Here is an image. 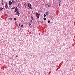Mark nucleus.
Listing matches in <instances>:
<instances>
[{
    "label": "nucleus",
    "mask_w": 75,
    "mask_h": 75,
    "mask_svg": "<svg viewBox=\"0 0 75 75\" xmlns=\"http://www.w3.org/2000/svg\"><path fill=\"white\" fill-rule=\"evenodd\" d=\"M44 16L45 17H46V15H45V14H44Z\"/></svg>",
    "instance_id": "obj_13"
},
{
    "label": "nucleus",
    "mask_w": 75,
    "mask_h": 75,
    "mask_svg": "<svg viewBox=\"0 0 75 75\" xmlns=\"http://www.w3.org/2000/svg\"><path fill=\"white\" fill-rule=\"evenodd\" d=\"M43 19L44 20H46V18H43Z\"/></svg>",
    "instance_id": "obj_11"
},
{
    "label": "nucleus",
    "mask_w": 75,
    "mask_h": 75,
    "mask_svg": "<svg viewBox=\"0 0 75 75\" xmlns=\"http://www.w3.org/2000/svg\"><path fill=\"white\" fill-rule=\"evenodd\" d=\"M31 23H32V22H33V21H32V20H31Z\"/></svg>",
    "instance_id": "obj_24"
},
{
    "label": "nucleus",
    "mask_w": 75,
    "mask_h": 75,
    "mask_svg": "<svg viewBox=\"0 0 75 75\" xmlns=\"http://www.w3.org/2000/svg\"><path fill=\"white\" fill-rule=\"evenodd\" d=\"M17 15L18 16H20V12L18 11H17Z\"/></svg>",
    "instance_id": "obj_5"
},
{
    "label": "nucleus",
    "mask_w": 75,
    "mask_h": 75,
    "mask_svg": "<svg viewBox=\"0 0 75 75\" xmlns=\"http://www.w3.org/2000/svg\"><path fill=\"white\" fill-rule=\"evenodd\" d=\"M16 57H18V56H16Z\"/></svg>",
    "instance_id": "obj_23"
},
{
    "label": "nucleus",
    "mask_w": 75,
    "mask_h": 75,
    "mask_svg": "<svg viewBox=\"0 0 75 75\" xmlns=\"http://www.w3.org/2000/svg\"><path fill=\"white\" fill-rule=\"evenodd\" d=\"M40 15L39 13H36V17H37V18H39Z\"/></svg>",
    "instance_id": "obj_1"
},
{
    "label": "nucleus",
    "mask_w": 75,
    "mask_h": 75,
    "mask_svg": "<svg viewBox=\"0 0 75 75\" xmlns=\"http://www.w3.org/2000/svg\"><path fill=\"white\" fill-rule=\"evenodd\" d=\"M18 7H20V4H18Z\"/></svg>",
    "instance_id": "obj_16"
},
{
    "label": "nucleus",
    "mask_w": 75,
    "mask_h": 75,
    "mask_svg": "<svg viewBox=\"0 0 75 75\" xmlns=\"http://www.w3.org/2000/svg\"><path fill=\"white\" fill-rule=\"evenodd\" d=\"M4 0H2V3H3V2H4V1H4Z\"/></svg>",
    "instance_id": "obj_17"
},
{
    "label": "nucleus",
    "mask_w": 75,
    "mask_h": 75,
    "mask_svg": "<svg viewBox=\"0 0 75 75\" xmlns=\"http://www.w3.org/2000/svg\"><path fill=\"white\" fill-rule=\"evenodd\" d=\"M49 14V13H48V12H46V15H47V16H48V15Z\"/></svg>",
    "instance_id": "obj_7"
},
{
    "label": "nucleus",
    "mask_w": 75,
    "mask_h": 75,
    "mask_svg": "<svg viewBox=\"0 0 75 75\" xmlns=\"http://www.w3.org/2000/svg\"><path fill=\"white\" fill-rule=\"evenodd\" d=\"M0 11H1V8H0Z\"/></svg>",
    "instance_id": "obj_22"
},
{
    "label": "nucleus",
    "mask_w": 75,
    "mask_h": 75,
    "mask_svg": "<svg viewBox=\"0 0 75 75\" xmlns=\"http://www.w3.org/2000/svg\"><path fill=\"white\" fill-rule=\"evenodd\" d=\"M48 7H49V5L48 6Z\"/></svg>",
    "instance_id": "obj_26"
},
{
    "label": "nucleus",
    "mask_w": 75,
    "mask_h": 75,
    "mask_svg": "<svg viewBox=\"0 0 75 75\" xmlns=\"http://www.w3.org/2000/svg\"><path fill=\"white\" fill-rule=\"evenodd\" d=\"M28 6L29 7V8H31V5L30 4L29 5V4L28 3Z\"/></svg>",
    "instance_id": "obj_2"
},
{
    "label": "nucleus",
    "mask_w": 75,
    "mask_h": 75,
    "mask_svg": "<svg viewBox=\"0 0 75 75\" xmlns=\"http://www.w3.org/2000/svg\"><path fill=\"white\" fill-rule=\"evenodd\" d=\"M17 10H18V8L17 7V6H16V8L15 9L14 12H16Z\"/></svg>",
    "instance_id": "obj_4"
},
{
    "label": "nucleus",
    "mask_w": 75,
    "mask_h": 75,
    "mask_svg": "<svg viewBox=\"0 0 75 75\" xmlns=\"http://www.w3.org/2000/svg\"><path fill=\"white\" fill-rule=\"evenodd\" d=\"M23 27V25H21V27Z\"/></svg>",
    "instance_id": "obj_15"
},
{
    "label": "nucleus",
    "mask_w": 75,
    "mask_h": 75,
    "mask_svg": "<svg viewBox=\"0 0 75 75\" xmlns=\"http://www.w3.org/2000/svg\"><path fill=\"white\" fill-rule=\"evenodd\" d=\"M31 18L32 20H34V18H33V16L31 17Z\"/></svg>",
    "instance_id": "obj_8"
},
{
    "label": "nucleus",
    "mask_w": 75,
    "mask_h": 75,
    "mask_svg": "<svg viewBox=\"0 0 75 75\" xmlns=\"http://www.w3.org/2000/svg\"><path fill=\"white\" fill-rule=\"evenodd\" d=\"M1 10H2V9H1Z\"/></svg>",
    "instance_id": "obj_28"
},
{
    "label": "nucleus",
    "mask_w": 75,
    "mask_h": 75,
    "mask_svg": "<svg viewBox=\"0 0 75 75\" xmlns=\"http://www.w3.org/2000/svg\"><path fill=\"white\" fill-rule=\"evenodd\" d=\"M48 23H50V21H48Z\"/></svg>",
    "instance_id": "obj_12"
},
{
    "label": "nucleus",
    "mask_w": 75,
    "mask_h": 75,
    "mask_svg": "<svg viewBox=\"0 0 75 75\" xmlns=\"http://www.w3.org/2000/svg\"><path fill=\"white\" fill-rule=\"evenodd\" d=\"M12 3L13 4H14V3H15V1H12Z\"/></svg>",
    "instance_id": "obj_9"
},
{
    "label": "nucleus",
    "mask_w": 75,
    "mask_h": 75,
    "mask_svg": "<svg viewBox=\"0 0 75 75\" xmlns=\"http://www.w3.org/2000/svg\"><path fill=\"white\" fill-rule=\"evenodd\" d=\"M9 5H11L12 4V2H11V1H9Z\"/></svg>",
    "instance_id": "obj_6"
},
{
    "label": "nucleus",
    "mask_w": 75,
    "mask_h": 75,
    "mask_svg": "<svg viewBox=\"0 0 75 75\" xmlns=\"http://www.w3.org/2000/svg\"><path fill=\"white\" fill-rule=\"evenodd\" d=\"M59 6H60V4H59Z\"/></svg>",
    "instance_id": "obj_25"
},
{
    "label": "nucleus",
    "mask_w": 75,
    "mask_h": 75,
    "mask_svg": "<svg viewBox=\"0 0 75 75\" xmlns=\"http://www.w3.org/2000/svg\"><path fill=\"white\" fill-rule=\"evenodd\" d=\"M15 8V7H13V8H13V9H14V8Z\"/></svg>",
    "instance_id": "obj_20"
},
{
    "label": "nucleus",
    "mask_w": 75,
    "mask_h": 75,
    "mask_svg": "<svg viewBox=\"0 0 75 75\" xmlns=\"http://www.w3.org/2000/svg\"><path fill=\"white\" fill-rule=\"evenodd\" d=\"M9 7H10V6H9Z\"/></svg>",
    "instance_id": "obj_27"
},
{
    "label": "nucleus",
    "mask_w": 75,
    "mask_h": 75,
    "mask_svg": "<svg viewBox=\"0 0 75 75\" xmlns=\"http://www.w3.org/2000/svg\"><path fill=\"white\" fill-rule=\"evenodd\" d=\"M2 5H4V3H2Z\"/></svg>",
    "instance_id": "obj_19"
},
{
    "label": "nucleus",
    "mask_w": 75,
    "mask_h": 75,
    "mask_svg": "<svg viewBox=\"0 0 75 75\" xmlns=\"http://www.w3.org/2000/svg\"><path fill=\"white\" fill-rule=\"evenodd\" d=\"M21 25V24L20 23L19 24V26H20V25Z\"/></svg>",
    "instance_id": "obj_21"
},
{
    "label": "nucleus",
    "mask_w": 75,
    "mask_h": 75,
    "mask_svg": "<svg viewBox=\"0 0 75 75\" xmlns=\"http://www.w3.org/2000/svg\"><path fill=\"white\" fill-rule=\"evenodd\" d=\"M29 25H30V26L31 25V24L30 23H29Z\"/></svg>",
    "instance_id": "obj_18"
},
{
    "label": "nucleus",
    "mask_w": 75,
    "mask_h": 75,
    "mask_svg": "<svg viewBox=\"0 0 75 75\" xmlns=\"http://www.w3.org/2000/svg\"><path fill=\"white\" fill-rule=\"evenodd\" d=\"M14 20H15V21H16L17 20V18H14Z\"/></svg>",
    "instance_id": "obj_10"
},
{
    "label": "nucleus",
    "mask_w": 75,
    "mask_h": 75,
    "mask_svg": "<svg viewBox=\"0 0 75 75\" xmlns=\"http://www.w3.org/2000/svg\"><path fill=\"white\" fill-rule=\"evenodd\" d=\"M9 19H10V20H13V18H9Z\"/></svg>",
    "instance_id": "obj_14"
},
{
    "label": "nucleus",
    "mask_w": 75,
    "mask_h": 75,
    "mask_svg": "<svg viewBox=\"0 0 75 75\" xmlns=\"http://www.w3.org/2000/svg\"><path fill=\"white\" fill-rule=\"evenodd\" d=\"M8 6H7V4H6V5L5 6V8L6 9H8Z\"/></svg>",
    "instance_id": "obj_3"
}]
</instances>
